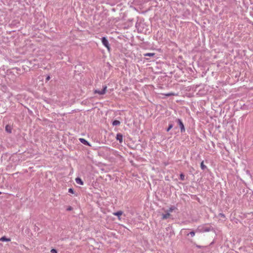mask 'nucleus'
Here are the masks:
<instances>
[{"label": "nucleus", "instance_id": "1", "mask_svg": "<svg viewBox=\"0 0 253 253\" xmlns=\"http://www.w3.org/2000/svg\"><path fill=\"white\" fill-rule=\"evenodd\" d=\"M101 42L104 46H105L107 50L110 51L111 48L110 44L106 37H103L101 38Z\"/></svg>", "mask_w": 253, "mask_h": 253}, {"label": "nucleus", "instance_id": "2", "mask_svg": "<svg viewBox=\"0 0 253 253\" xmlns=\"http://www.w3.org/2000/svg\"><path fill=\"white\" fill-rule=\"evenodd\" d=\"M175 121L177 122V124L179 125L180 127L181 132H184L185 131V129L184 124L182 122V120L180 119H176Z\"/></svg>", "mask_w": 253, "mask_h": 253}, {"label": "nucleus", "instance_id": "3", "mask_svg": "<svg viewBox=\"0 0 253 253\" xmlns=\"http://www.w3.org/2000/svg\"><path fill=\"white\" fill-rule=\"evenodd\" d=\"M107 89V86H103V88L101 90L99 89H95L94 90V93H97L99 95H103L106 93V90Z\"/></svg>", "mask_w": 253, "mask_h": 253}, {"label": "nucleus", "instance_id": "4", "mask_svg": "<svg viewBox=\"0 0 253 253\" xmlns=\"http://www.w3.org/2000/svg\"><path fill=\"white\" fill-rule=\"evenodd\" d=\"M116 138L120 143H122L123 141V135L121 133H117Z\"/></svg>", "mask_w": 253, "mask_h": 253}, {"label": "nucleus", "instance_id": "5", "mask_svg": "<svg viewBox=\"0 0 253 253\" xmlns=\"http://www.w3.org/2000/svg\"><path fill=\"white\" fill-rule=\"evenodd\" d=\"M79 140L82 143H83L84 145H85L87 146H90L89 143L84 138H79Z\"/></svg>", "mask_w": 253, "mask_h": 253}, {"label": "nucleus", "instance_id": "6", "mask_svg": "<svg viewBox=\"0 0 253 253\" xmlns=\"http://www.w3.org/2000/svg\"><path fill=\"white\" fill-rule=\"evenodd\" d=\"M75 181L77 184H79L82 185H83L84 184V182L83 181L82 179L80 178V177H77L75 179Z\"/></svg>", "mask_w": 253, "mask_h": 253}, {"label": "nucleus", "instance_id": "7", "mask_svg": "<svg viewBox=\"0 0 253 253\" xmlns=\"http://www.w3.org/2000/svg\"><path fill=\"white\" fill-rule=\"evenodd\" d=\"M0 241L2 242H9L10 241V238H7L5 236H3L0 238Z\"/></svg>", "mask_w": 253, "mask_h": 253}, {"label": "nucleus", "instance_id": "8", "mask_svg": "<svg viewBox=\"0 0 253 253\" xmlns=\"http://www.w3.org/2000/svg\"><path fill=\"white\" fill-rule=\"evenodd\" d=\"M123 213V212L122 211H117L116 212L113 213V214L115 215L118 216V217H119V219H120V216L121 215H122Z\"/></svg>", "mask_w": 253, "mask_h": 253}, {"label": "nucleus", "instance_id": "9", "mask_svg": "<svg viewBox=\"0 0 253 253\" xmlns=\"http://www.w3.org/2000/svg\"><path fill=\"white\" fill-rule=\"evenodd\" d=\"M120 123H120V122L119 121H118V120H114L112 122V125L114 126H117L120 125Z\"/></svg>", "mask_w": 253, "mask_h": 253}, {"label": "nucleus", "instance_id": "10", "mask_svg": "<svg viewBox=\"0 0 253 253\" xmlns=\"http://www.w3.org/2000/svg\"><path fill=\"white\" fill-rule=\"evenodd\" d=\"M201 168L203 170H205L206 169H207V167L204 164V161H202L201 163Z\"/></svg>", "mask_w": 253, "mask_h": 253}, {"label": "nucleus", "instance_id": "11", "mask_svg": "<svg viewBox=\"0 0 253 253\" xmlns=\"http://www.w3.org/2000/svg\"><path fill=\"white\" fill-rule=\"evenodd\" d=\"M169 216H170V214H169V213H168H168H166V214H163V217H162V218H163V219H167V218H168L169 217Z\"/></svg>", "mask_w": 253, "mask_h": 253}, {"label": "nucleus", "instance_id": "12", "mask_svg": "<svg viewBox=\"0 0 253 253\" xmlns=\"http://www.w3.org/2000/svg\"><path fill=\"white\" fill-rule=\"evenodd\" d=\"M155 55L154 53H147L144 54V56H154Z\"/></svg>", "mask_w": 253, "mask_h": 253}, {"label": "nucleus", "instance_id": "13", "mask_svg": "<svg viewBox=\"0 0 253 253\" xmlns=\"http://www.w3.org/2000/svg\"><path fill=\"white\" fill-rule=\"evenodd\" d=\"M195 235V232L193 231H191L190 232L187 234V236L190 235L192 237H194Z\"/></svg>", "mask_w": 253, "mask_h": 253}, {"label": "nucleus", "instance_id": "14", "mask_svg": "<svg viewBox=\"0 0 253 253\" xmlns=\"http://www.w3.org/2000/svg\"><path fill=\"white\" fill-rule=\"evenodd\" d=\"M179 179L181 180H184L185 179V175L183 173H181L180 174V176H179Z\"/></svg>", "mask_w": 253, "mask_h": 253}, {"label": "nucleus", "instance_id": "15", "mask_svg": "<svg viewBox=\"0 0 253 253\" xmlns=\"http://www.w3.org/2000/svg\"><path fill=\"white\" fill-rule=\"evenodd\" d=\"M165 95L166 96H170L175 95V93L173 92H169L166 94H165Z\"/></svg>", "mask_w": 253, "mask_h": 253}, {"label": "nucleus", "instance_id": "16", "mask_svg": "<svg viewBox=\"0 0 253 253\" xmlns=\"http://www.w3.org/2000/svg\"><path fill=\"white\" fill-rule=\"evenodd\" d=\"M172 127H173V125H172V124H169V127H168V128L167 129V131H168V132L169 131V130H170L171 128H172Z\"/></svg>", "mask_w": 253, "mask_h": 253}, {"label": "nucleus", "instance_id": "17", "mask_svg": "<svg viewBox=\"0 0 253 253\" xmlns=\"http://www.w3.org/2000/svg\"><path fill=\"white\" fill-rule=\"evenodd\" d=\"M68 192L69 193H72V194H74V189L73 188H69L68 189Z\"/></svg>", "mask_w": 253, "mask_h": 253}, {"label": "nucleus", "instance_id": "18", "mask_svg": "<svg viewBox=\"0 0 253 253\" xmlns=\"http://www.w3.org/2000/svg\"><path fill=\"white\" fill-rule=\"evenodd\" d=\"M50 252L51 253H57V251L56 249H52L51 250Z\"/></svg>", "mask_w": 253, "mask_h": 253}, {"label": "nucleus", "instance_id": "19", "mask_svg": "<svg viewBox=\"0 0 253 253\" xmlns=\"http://www.w3.org/2000/svg\"><path fill=\"white\" fill-rule=\"evenodd\" d=\"M218 215H219V216L223 217V218L225 217L224 214H223V213H219Z\"/></svg>", "mask_w": 253, "mask_h": 253}, {"label": "nucleus", "instance_id": "20", "mask_svg": "<svg viewBox=\"0 0 253 253\" xmlns=\"http://www.w3.org/2000/svg\"><path fill=\"white\" fill-rule=\"evenodd\" d=\"M72 210H73V208L71 206L68 207V208L67 209V211H72Z\"/></svg>", "mask_w": 253, "mask_h": 253}, {"label": "nucleus", "instance_id": "21", "mask_svg": "<svg viewBox=\"0 0 253 253\" xmlns=\"http://www.w3.org/2000/svg\"><path fill=\"white\" fill-rule=\"evenodd\" d=\"M5 128H6V130L7 131H8V132H10V133L11 132V130H9V128H8V126H6Z\"/></svg>", "mask_w": 253, "mask_h": 253}, {"label": "nucleus", "instance_id": "22", "mask_svg": "<svg viewBox=\"0 0 253 253\" xmlns=\"http://www.w3.org/2000/svg\"><path fill=\"white\" fill-rule=\"evenodd\" d=\"M5 128H6V130L7 131H8V132H10V133L11 132V130H9V128H8V126H6Z\"/></svg>", "mask_w": 253, "mask_h": 253}, {"label": "nucleus", "instance_id": "23", "mask_svg": "<svg viewBox=\"0 0 253 253\" xmlns=\"http://www.w3.org/2000/svg\"><path fill=\"white\" fill-rule=\"evenodd\" d=\"M50 79V77L49 76H48L46 78V81H48Z\"/></svg>", "mask_w": 253, "mask_h": 253}, {"label": "nucleus", "instance_id": "24", "mask_svg": "<svg viewBox=\"0 0 253 253\" xmlns=\"http://www.w3.org/2000/svg\"><path fill=\"white\" fill-rule=\"evenodd\" d=\"M205 231H207V232L210 231V228H207V229H205Z\"/></svg>", "mask_w": 253, "mask_h": 253}, {"label": "nucleus", "instance_id": "25", "mask_svg": "<svg viewBox=\"0 0 253 253\" xmlns=\"http://www.w3.org/2000/svg\"><path fill=\"white\" fill-rule=\"evenodd\" d=\"M173 210V208H170L169 209V211H172Z\"/></svg>", "mask_w": 253, "mask_h": 253}, {"label": "nucleus", "instance_id": "26", "mask_svg": "<svg viewBox=\"0 0 253 253\" xmlns=\"http://www.w3.org/2000/svg\"><path fill=\"white\" fill-rule=\"evenodd\" d=\"M197 247L198 249H201L202 248V246L199 245H197Z\"/></svg>", "mask_w": 253, "mask_h": 253}, {"label": "nucleus", "instance_id": "27", "mask_svg": "<svg viewBox=\"0 0 253 253\" xmlns=\"http://www.w3.org/2000/svg\"><path fill=\"white\" fill-rule=\"evenodd\" d=\"M194 87H195V89L194 90H196V89H197V86H194Z\"/></svg>", "mask_w": 253, "mask_h": 253}, {"label": "nucleus", "instance_id": "28", "mask_svg": "<svg viewBox=\"0 0 253 253\" xmlns=\"http://www.w3.org/2000/svg\"><path fill=\"white\" fill-rule=\"evenodd\" d=\"M0 194H1V192L0 191Z\"/></svg>", "mask_w": 253, "mask_h": 253}]
</instances>
